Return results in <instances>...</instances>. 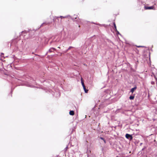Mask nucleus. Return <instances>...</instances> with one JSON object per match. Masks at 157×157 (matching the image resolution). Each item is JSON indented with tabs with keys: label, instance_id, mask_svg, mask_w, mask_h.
I'll return each instance as SVG.
<instances>
[{
	"label": "nucleus",
	"instance_id": "obj_1",
	"mask_svg": "<svg viewBox=\"0 0 157 157\" xmlns=\"http://www.w3.org/2000/svg\"><path fill=\"white\" fill-rule=\"evenodd\" d=\"M125 137L126 138L131 140L132 139V135L128 134H126L125 135Z\"/></svg>",
	"mask_w": 157,
	"mask_h": 157
},
{
	"label": "nucleus",
	"instance_id": "obj_2",
	"mask_svg": "<svg viewBox=\"0 0 157 157\" xmlns=\"http://www.w3.org/2000/svg\"><path fill=\"white\" fill-rule=\"evenodd\" d=\"M154 8V7L153 6H145L144 8L145 10H151L153 9Z\"/></svg>",
	"mask_w": 157,
	"mask_h": 157
},
{
	"label": "nucleus",
	"instance_id": "obj_3",
	"mask_svg": "<svg viewBox=\"0 0 157 157\" xmlns=\"http://www.w3.org/2000/svg\"><path fill=\"white\" fill-rule=\"evenodd\" d=\"M56 50V49L55 48H51L49 50L48 52H51L54 51H55Z\"/></svg>",
	"mask_w": 157,
	"mask_h": 157
},
{
	"label": "nucleus",
	"instance_id": "obj_4",
	"mask_svg": "<svg viewBox=\"0 0 157 157\" xmlns=\"http://www.w3.org/2000/svg\"><path fill=\"white\" fill-rule=\"evenodd\" d=\"M137 88L136 86L135 87L132 88L130 90V92H132V93L134 92V90H136Z\"/></svg>",
	"mask_w": 157,
	"mask_h": 157
},
{
	"label": "nucleus",
	"instance_id": "obj_5",
	"mask_svg": "<svg viewBox=\"0 0 157 157\" xmlns=\"http://www.w3.org/2000/svg\"><path fill=\"white\" fill-rule=\"evenodd\" d=\"M69 114L71 115H73L74 114V112L73 111L71 110L69 112Z\"/></svg>",
	"mask_w": 157,
	"mask_h": 157
},
{
	"label": "nucleus",
	"instance_id": "obj_6",
	"mask_svg": "<svg viewBox=\"0 0 157 157\" xmlns=\"http://www.w3.org/2000/svg\"><path fill=\"white\" fill-rule=\"evenodd\" d=\"M84 90L86 93H87L88 91V90H87L86 89V87L85 86L83 87Z\"/></svg>",
	"mask_w": 157,
	"mask_h": 157
},
{
	"label": "nucleus",
	"instance_id": "obj_7",
	"mask_svg": "<svg viewBox=\"0 0 157 157\" xmlns=\"http://www.w3.org/2000/svg\"><path fill=\"white\" fill-rule=\"evenodd\" d=\"M28 33V31H23L21 33V34H26V33Z\"/></svg>",
	"mask_w": 157,
	"mask_h": 157
},
{
	"label": "nucleus",
	"instance_id": "obj_8",
	"mask_svg": "<svg viewBox=\"0 0 157 157\" xmlns=\"http://www.w3.org/2000/svg\"><path fill=\"white\" fill-rule=\"evenodd\" d=\"M81 84L82 86V87L85 86V85L84 84V82H83L82 78H81Z\"/></svg>",
	"mask_w": 157,
	"mask_h": 157
},
{
	"label": "nucleus",
	"instance_id": "obj_9",
	"mask_svg": "<svg viewBox=\"0 0 157 157\" xmlns=\"http://www.w3.org/2000/svg\"><path fill=\"white\" fill-rule=\"evenodd\" d=\"M113 25H114L115 30H117V27H116V26L115 23L114 22V23H113Z\"/></svg>",
	"mask_w": 157,
	"mask_h": 157
},
{
	"label": "nucleus",
	"instance_id": "obj_10",
	"mask_svg": "<svg viewBox=\"0 0 157 157\" xmlns=\"http://www.w3.org/2000/svg\"><path fill=\"white\" fill-rule=\"evenodd\" d=\"M134 96H131L129 97V99L131 100H133L134 99Z\"/></svg>",
	"mask_w": 157,
	"mask_h": 157
},
{
	"label": "nucleus",
	"instance_id": "obj_11",
	"mask_svg": "<svg viewBox=\"0 0 157 157\" xmlns=\"http://www.w3.org/2000/svg\"><path fill=\"white\" fill-rule=\"evenodd\" d=\"M100 138L101 139L103 140L104 141V143H106V142H105V140H104V138L103 137H100Z\"/></svg>",
	"mask_w": 157,
	"mask_h": 157
},
{
	"label": "nucleus",
	"instance_id": "obj_12",
	"mask_svg": "<svg viewBox=\"0 0 157 157\" xmlns=\"http://www.w3.org/2000/svg\"><path fill=\"white\" fill-rule=\"evenodd\" d=\"M26 86H28L30 87H33V85H30L29 84H27L26 85Z\"/></svg>",
	"mask_w": 157,
	"mask_h": 157
},
{
	"label": "nucleus",
	"instance_id": "obj_13",
	"mask_svg": "<svg viewBox=\"0 0 157 157\" xmlns=\"http://www.w3.org/2000/svg\"><path fill=\"white\" fill-rule=\"evenodd\" d=\"M117 32V34H119L120 35L121 34L119 33V32L117 30H115Z\"/></svg>",
	"mask_w": 157,
	"mask_h": 157
},
{
	"label": "nucleus",
	"instance_id": "obj_14",
	"mask_svg": "<svg viewBox=\"0 0 157 157\" xmlns=\"http://www.w3.org/2000/svg\"><path fill=\"white\" fill-rule=\"evenodd\" d=\"M68 148V146H67L64 149L65 151H66Z\"/></svg>",
	"mask_w": 157,
	"mask_h": 157
},
{
	"label": "nucleus",
	"instance_id": "obj_15",
	"mask_svg": "<svg viewBox=\"0 0 157 157\" xmlns=\"http://www.w3.org/2000/svg\"><path fill=\"white\" fill-rule=\"evenodd\" d=\"M72 48V47L71 46L70 47H69V48L67 50L66 52H67L70 49H71V48Z\"/></svg>",
	"mask_w": 157,
	"mask_h": 157
},
{
	"label": "nucleus",
	"instance_id": "obj_16",
	"mask_svg": "<svg viewBox=\"0 0 157 157\" xmlns=\"http://www.w3.org/2000/svg\"><path fill=\"white\" fill-rule=\"evenodd\" d=\"M60 17H61V19H62L63 18H65L66 17H63V16H60Z\"/></svg>",
	"mask_w": 157,
	"mask_h": 157
},
{
	"label": "nucleus",
	"instance_id": "obj_17",
	"mask_svg": "<svg viewBox=\"0 0 157 157\" xmlns=\"http://www.w3.org/2000/svg\"><path fill=\"white\" fill-rule=\"evenodd\" d=\"M46 24V23H42V25H41V26H42V25H44V24Z\"/></svg>",
	"mask_w": 157,
	"mask_h": 157
},
{
	"label": "nucleus",
	"instance_id": "obj_18",
	"mask_svg": "<svg viewBox=\"0 0 157 157\" xmlns=\"http://www.w3.org/2000/svg\"><path fill=\"white\" fill-rule=\"evenodd\" d=\"M137 47H138V48H140V47H144V46H137Z\"/></svg>",
	"mask_w": 157,
	"mask_h": 157
},
{
	"label": "nucleus",
	"instance_id": "obj_19",
	"mask_svg": "<svg viewBox=\"0 0 157 157\" xmlns=\"http://www.w3.org/2000/svg\"><path fill=\"white\" fill-rule=\"evenodd\" d=\"M142 143H140V145L141 146V145H142Z\"/></svg>",
	"mask_w": 157,
	"mask_h": 157
},
{
	"label": "nucleus",
	"instance_id": "obj_20",
	"mask_svg": "<svg viewBox=\"0 0 157 157\" xmlns=\"http://www.w3.org/2000/svg\"><path fill=\"white\" fill-rule=\"evenodd\" d=\"M84 65L85 66H86V64H84Z\"/></svg>",
	"mask_w": 157,
	"mask_h": 157
},
{
	"label": "nucleus",
	"instance_id": "obj_21",
	"mask_svg": "<svg viewBox=\"0 0 157 157\" xmlns=\"http://www.w3.org/2000/svg\"><path fill=\"white\" fill-rule=\"evenodd\" d=\"M58 48H60V47H58Z\"/></svg>",
	"mask_w": 157,
	"mask_h": 157
}]
</instances>
